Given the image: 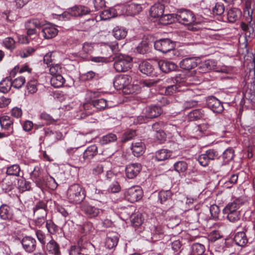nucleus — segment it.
<instances>
[{"instance_id": "nucleus-12", "label": "nucleus", "mask_w": 255, "mask_h": 255, "mask_svg": "<svg viewBox=\"0 0 255 255\" xmlns=\"http://www.w3.org/2000/svg\"><path fill=\"white\" fill-rule=\"evenodd\" d=\"M13 120L9 116L3 115L0 117V125L1 128L6 130L8 131L6 134L8 135L12 134L13 132Z\"/></svg>"}, {"instance_id": "nucleus-26", "label": "nucleus", "mask_w": 255, "mask_h": 255, "mask_svg": "<svg viewBox=\"0 0 255 255\" xmlns=\"http://www.w3.org/2000/svg\"><path fill=\"white\" fill-rule=\"evenodd\" d=\"M160 69L164 72L167 73L176 69V64L172 61L168 60H160L158 62Z\"/></svg>"}, {"instance_id": "nucleus-1", "label": "nucleus", "mask_w": 255, "mask_h": 255, "mask_svg": "<svg viewBox=\"0 0 255 255\" xmlns=\"http://www.w3.org/2000/svg\"><path fill=\"white\" fill-rule=\"evenodd\" d=\"M242 204V200L238 198L225 206L223 212L227 215V218L230 222L235 223L240 220L241 212L239 209Z\"/></svg>"}, {"instance_id": "nucleus-11", "label": "nucleus", "mask_w": 255, "mask_h": 255, "mask_svg": "<svg viewBox=\"0 0 255 255\" xmlns=\"http://www.w3.org/2000/svg\"><path fill=\"white\" fill-rule=\"evenodd\" d=\"M131 214V212L127 209L121 213V218L125 221L129 219L133 226H138L140 225L142 223L141 215L139 213Z\"/></svg>"}, {"instance_id": "nucleus-61", "label": "nucleus", "mask_w": 255, "mask_h": 255, "mask_svg": "<svg viewBox=\"0 0 255 255\" xmlns=\"http://www.w3.org/2000/svg\"><path fill=\"white\" fill-rule=\"evenodd\" d=\"M225 11V6L221 3H217L213 9L214 14L221 15Z\"/></svg>"}, {"instance_id": "nucleus-10", "label": "nucleus", "mask_w": 255, "mask_h": 255, "mask_svg": "<svg viewBox=\"0 0 255 255\" xmlns=\"http://www.w3.org/2000/svg\"><path fill=\"white\" fill-rule=\"evenodd\" d=\"M142 190L139 186H134L128 188L125 193L126 198L131 203L138 201L141 199Z\"/></svg>"}, {"instance_id": "nucleus-33", "label": "nucleus", "mask_w": 255, "mask_h": 255, "mask_svg": "<svg viewBox=\"0 0 255 255\" xmlns=\"http://www.w3.org/2000/svg\"><path fill=\"white\" fill-rule=\"evenodd\" d=\"M46 249V251L50 254L55 255H58L60 254L59 246L53 239H51L47 243Z\"/></svg>"}, {"instance_id": "nucleus-32", "label": "nucleus", "mask_w": 255, "mask_h": 255, "mask_svg": "<svg viewBox=\"0 0 255 255\" xmlns=\"http://www.w3.org/2000/svg\"><path fill=\"white\" fill-rule=\"evenodd\" d=\"M234 240L237 245L241 247L245 246L248 243V239L244 232L237 233L235 235Z\"/></svg>"}, {"instance_id": "nucleus-24", "label": "nucleus", "mask_w": 255, "mask_h": 255, "mask_svg": "<svg viewBox=\"0 0 255 255\" xmlns=\"http://www.w3.org/2000/svg\"><path fill=\"white\" fill-rule=\"evenodd\" d=\"M58 30L53 26H45L42 30L41 34L45 39H50L55 37L58 33Z\"/></svg>"}, {"instance_id": "nucleus-18", "label": "nucleus", "mask_w": 255, "mask_h": 255, "mask_svg": "<svg viewBox=\"0 0 255 255\" xmlns=\"http://www.w3.org/2000/svg\"><path fill=\"white\" fill-rule=\"evenodd\" d=\"M242 1L245 2L244 15L246 17V21L251 22L253 20L252 16L254 9V1L253 0H242Z\"/></svg>"}, {"instance_id": "nucleus-20", "label": "nucleus", "mask_w": 255, "mask_h": 255, "mask_svg": "<svg viewBox=\"0 0 255 255\" xmlns=\"http://www.w3.org/2000/svg\"><path fill=\"white\" fill-rule=\"evenodd\" d=\"M95 44L92 42H85L82 44L81 50L79 52V56L87 60L94 50Z\"/></svg>"}, {"instance_id": "nucleus-16", "label": "nucleus", "mask_w": 255, "mask_h": 255, "mask_svg": "<svg viewBox=\"0 0 255 255\" xmlns=\"http://www.w3.org/2000/svg\"><path fill=\"white\" fill-rule=\"evenodd\" d=\"M207 105L209 109L214 113H221L224 110V107L221 102L214 97H211L207 100Z\"/></svg>"}, {"instance_id": "nucleus-53", "label": "nucleus", "mask_w": 255, "mask_h": 255, "mask_svg": "<svg viewBox=\"0 0 255 255\" xmlns=\"http://www.w3.org/2000/svg\"><path fill=\"white\" fill-rule=\"evenodd\" d=\"M30 183L24 179H20L18 180L17 186L20 191L23 192L28 190L30 188Z\"/></svg>"}, {"instance_id": "nucleus-58", "label": "nucleus", "mask_w": 255, "mask_h": 255, "mask_svg": "<svg viewBox=\"0 0 255 255\" xmlns=\"http://www.w3.org/2000/svg\"><path fill=\"white\" fill-rule=\"evenodd\" d=\"M238 179L237 174H232L230 178L225 182L224 186L226 188H231L234 184H236Z\"/></svg>"}, {"instance_id": "nucleus-4", "label": "nucleus", "mask_w": 255, "mask_h": 255, "mask_svg": "<svg viewBox=\"0 0 255 255\" xmlns=\"http://www.w3.org/2000/svg\"><path fill=\"white\" fill-rule=\"evenodd\" d=\"M201 72L205 73L209 70H214L217 72L229 74L232 72L233 68L231 66L222 65L217 66L215 61L211 60H206L201 63L200 66Z\"/></svg>"}, {"instance_id": "nucleus-63", "label": "nucleus", "mask_w": 255, "mask_h": 255, "mask_svg": "<svg viewBox=\"0 0 255 255\" xmlns=\"http://www.w3.org/2000/svg\"><path fill=\"white\" fill-rule=\"evenodd\" d=\"M189 116L192 120H198L203 116V114L201 110L197 109L190 113Z\"/></svg>"}, {"instance_id": "nucleus-29", "label": "nucleus", "mask_w": 255, "mask_h": 255, "mask_svg": "<svg viewBox=\"0 0 255 255\" xmlns=\"http://www.w3.org/2000/svg\"><path fill=\"white\" fill-rule=\"evenodd\" d=\"M138 68L139 71L145 75L149 76L154 75L153 74V68L152 66L148 62L143 61L141 62L139 65Z\"/></svg>"}, {"instance_id": "nucleus-43", "label": "nucleus", "mask_w": 255, "mask_h": 255, "mask_svg": "<svg viewBox=\"0 0 255 255\" xmlns=\"http://www.w3.org/2000/svg\"><path fill=\"white\" fill-rule=\"evenodd\" d=\"M249 24H247L245 22L241 23V28L243 31L245 32V35L246 36L250 37L251 35L254 34V27L253 24L251 22H248Z\"/></svg>"}, {"instance_id": "nucleus-46", "label": "nucleus", "mask_w": 255, "mask_h": 255, "mask_svg": "<svg viewBox=\"0 0 255 255\" xmlns=\"http://www.w3.org/2000/svg\"><path fill=\"white\" fill-rule=\"evenodd\" d=\"M187 164L183 161H179L174 164L175 170L179 173H184L187 169Z\"/></svg>"}, {"instance_id": "nucleus-2", "label": "nucleus", "mask_w": 255, "mask_h": 255, "mask_svg": "<svg viewBox=\"0 0 255 255\" xmlns=\"http://www.w3.org/2000/svg\"><path fill=\"white\" fill-rule=\"evenodd\" d=\"M176 20L179 23L189 26L190 30L195 31L197 28L195 26L196 17L193 12L187 9H178L176 13Z\"/></svg>"}, {"instance_id": "nucleus-41", "label": "nucleus", "mask_w": 255, "mask_h": 255, "mask_svg": "<svg viewBox=\"0 0 255 255\" xmlns=\"http://www.w3.org/2000/svg\"><path fill=\"white\" fill-rule=\"evenodd\" d=\"M127 34V31L125 29L116 26L113 29V35L114 37L118 39L124 38Z\"/></svg>"}, {"instance_id": "nucleus-28", "label": "nucleus", "mask_w": 255, "mask_h": 255, "mask_svg": "<svg viewBox=\"0 0 255 255\" xmlns=\"http://www.w3.org/2000/svg\"><path fill=\"white\" fill-rule=\"evenodd\" d=\"M12 213L10 207L3 204L0 207V217L2 220H9L12 218Z\"/></svg>"}, {"instance_id": "nucleus-22", "label": "nucleus", "mask_w": 255, "mask_h": 255, "mask_svg": "<svg viewBox=\"0 0 255 255\" xmlns=\"http://www.w3.org/2000/svg\"><path fill=\"white\" fill-rule=\"evenodd\" d=\"M197 61L194 57L185 58L180 62L179 65L182 69L190 70L197 66Z\"/></svg>"}, {"instance_id": "nucleus-49", "label": "nucleus", "mask_w": 255, "mask_h": 255, "mask_svg": "<svg viewBox=\"0 0 255 255\" xmlns=\"http://www.w3.org/2000/svg\"><path fill=\"white\" fill-rule=\"evenodd\" d=\"M20 168L18 164L12 165L7 168L6 173L9 175L18 176L19 175Z\"/></svg>"}, {"instance_id": "nucleus-35", "label": "nucleus", "mask_w": 255, "mask_h": 255, "mask_svg": "<svg viewBox=\"0 0 255 255\" xmlns=\"http://www.w3.org/2000/svg\"><path fill=\"white\" fill-rule=\"evenodd\" d=\"M119 238L117 236H108L106 239L105 245L106 248L111 250L117 246Z\"/></svg>"}, {"instance_id": "nucleus-14", "label": "nucleus", "mask_w": 255, "mask_h": 255, "mask_svg": "<svg viewBox=\"0 0 255 255\" xmlns=\"http://www.w3.org/2000/svg\"><path fill=\"white\" fill-rule=\"evenodd\" d=\"M130 77L127 75H120L117 76L114 81V85L116 89L120 90L128 86L130 83Z\"/></svg>"}, {"instance_id": "nucleus-17", "label": "nucleus", "mask_w": 255, "mask_h": 255, "mask_svg": "<svg viewBox=\"0 0 255 255\" xmlns=\"http://www.w3.org/2000/svg\"><path fill=\"white\" fill-rule=\"evenodd\" d=\"M142 10L140 4L133 2L126 5L123 7V12L125 14L129 16H133L138 14Z\"/></svg>"}, {"instance_id": "nucleus-62", "label": "nucleus", "mask_w": 255, "mask_h": 255, "mask_svg": "<svg viewBox=\"0 0 255 255\" xmlns=\"http://www.w3.org/2000/svg\"><path fill=\"white\" fill-rule=\"evenodd\" d=\"M37 82L36 81H29L27 85L28 92L30 94H34L37 91Z\"/></svg>"}, {"instance_id": "nucleus-31", "label": "nucleus", "mask_w": 255, "mask_h": 255, "mask_svg": "<svg viewBox=\"0 0 255 255\" xmlns=\"http://www.w3.org/2000/svg\"><path fill=\"white\" fill-rule=\"evenodd\" d=\"M241 15V11L239 8H231L227 12L228 21L230 22H234L238 19Z\"/></svg>"}, {"instance_id": "nucleus-9", "label": "nucleus", "mask_w": 255, "mask_h": 255, "mask_svg": "<svg viewBox=\"0 0 255 255\" xmlns=\"http://www.w3.org/2000/svg\"><path fill=\"white\" fill-rule=\"evenodd\" d=\"M30 176L31 179L39 188H42L46 184L45 177L43 176L42 171L40 167L35 166L31 172Z\"/></svg>"}, {"instance_id": "nucleus-13", "label": "nucleus", "mask_w": 255, "mask_h": 255, "mask_svg": "<svg viewBox=\"0 0 255 255\" xmlns=\"http://www.w3.org/2000/svg\"><path fill=\"white\" fill-rule=\"evenodd\" d=\"M24 251L28 253L33 252L36 248V240L30 236L23 237L20 241Z\"/></svg>"}, {"instance_id": "nucleus-52", "label": "nucleus", "mask_w": 255, "mask_h": 255, "mask_svg": "<svg viewBox=\"0 0 255 255\" xmlns=\"http://www.w3.org/2000/svg\"><path fill=\"white\" fill-rule=\"evenodd\" d=\"M110 49L113 53H116L119 51L118 43L116 42H113L110 43H104L101 45V49Z\"/></svg>"}, {"instance_id": "nucleus-36", "label": "nucleus", "mask_w": 255, "mask_h": 255, "mask_svg": "<svg viewBox=\"0 0 255 255\" xmlns=\"http://www.w3.org/2000/svg\"><path fill=\"white\" fill-rule=\"evenodd\" d=\"M12 83L9 77H6L0 82V92L3 93L8 92L12 86Z\"/></svg>"}, {"instance_id": "nucleus-3", "label": "nucleus", "mask_w": 255, "mask_h": 255, "mask_svg": "<svg viewBox=\"0 0 255 255\" xmlns=\"http://www.w3.org/2000/svg\"><path fill=\"white\" fill-rule=\"evenodd\" d=\"M86 196L84 188L78 184H74L69 187L67 191V198L70 203L79 204Z\"/></svg>"}, {"instance_id": "nucleus-44", "label": "nucleus", "mask_w": 255, "mask_h": 255, "mask_svg": "<svg viewBox=\"0 0 255 255\" xmlns=\"http://www.w3.org/2000/svg\"><path fill=\"white\" fill-rule=\"evenodd\" d=\"M234 155L233 149L232 148H227L223 153V159L224 163H229L233 159Z\"/></svg>"}, {"instance_id": "nucleus-54", "label": "nucleus", "mask_w": 255, "mask_h": 255, "mask_svg": "<svg viewBox=\"0 0 255 255\" xmlns=\"http://www.w3.org/2000/svg\"><path fill=\"white\" fill-rule=\"evenodd\" d=\"M176 85L180 86L186 85L190 83L187 82V78L183 74H178L175 77Z\"/></svg>"}, {"instance_id": "nucleus-60", "label": "nucleus", "mask_w": 255, "mask_h": 255, "mask_svg": "<svg viewBox=\"0 0 255 255\" xmlns=\"http://www.w3.org/2000/svg\"><path fill=\"white\" fill-rule=\"evenodd\" d=\"M12 86L16 89L20 88L25 82V78L23 77H19L15 79L12 82Z\"/></svg>"}, {"instance_id": "nucleus-30", "label": "nucleus", "mask_w": 255, "mask_h": 255, "mask_svg": "<svg viewBox=\"0 0 255 255\" xmlns=\"http://www.w3.org/2000/svg\"><path fill=\"white\" fill-rule=\"evenodd\" d=\"M98 153V147L94 144L89 146L83 153V158L85 160L92 159Z\"/></svg>"}, {"instance_id": "nucleus-19", "label": "nucleus", "mask_w": 255, "mask_h": 255, "mask_svg": "<svg viewBox=\"0 0 255 255\" xmlns=\"http://www.w3.org/2000/svg\"><path fill=\"white\" fill-rule=\"evenodd\" d=\"M141 166L139 163H132L128 165L126 168V174L129 179H133L140 172Z\"/></svg>"}, {"instance_id": "nucleus-59", "label": "nucleus", "mask_w": 255, "mask_h": 255, "mask_svg": "<svg viewBox=\"0 0 255 255\" xmlns=\"http://www.w3.org/2000/svg\"><path fill=\"white\" fill-rule=\"evenodd\" d=\"M46 184L44 186H48L52 189L57 188L58 184L55 180L51 176L45 177Z\"/></svg>"}, {"instance_id": "nucleus-5", "label": "nucleus", "mask_w": 255, "mask_h": 255, "mask_svg": "<svg viewBox=\"0 0 255 255\" xmlns=\"http://www.w3.org/2000/svg\"><path fill=\"white\" fill-rule=\"evenodd\" d=\"M132 58L128 55H119L114 63L116 70L119 72H126L131 68Z\"/></svg>"}, {"instance_id": "nucleus-23", "label": "nucleus", "mask_w": 255, "mask_h": 255, "mask_svg": "<svg viewBox=\"0 0 255 255\" xmlns=\"http://www.w3.org/2000/svg\"><path fill=\"white\" fill-rule=\"evenodd\" d=\"M131 149L133 155L135 156L138 157L144 153L145 149V146L144 143L141 141H134L132 143Z\"/></svg>"}, {"instance_id": "nucleus-21", "label": "nucleus", "mask_w": 255, "mask_h": 255, "mask_svg": "<svg viewBox=\"0 0 255 255\" xmlns=\"http://www.w3.org/2000/svg\"><path fill=\"white\" fill-rule=\"evenodd\" d=\"M162 113L160 107L157 106H150L143 110V114L146 118L152 119L158 117Z\"/></svg>"}, {"instance_id": "nucleus-15", "label": "nucleus", "mask_w": 255, "mask_h": 255, "mask_svg": "<svg viewBox=\"0 0 255 255\" xmlns=\"http://www.w3.org/2000/svg\"><path fill=\"white\" fill-rule=\"evenodd\" d=\"M81 210L89 218H95L102 211L94 206L90 205L88 203H84L81 207Z\"/></svg>"}, {"instance_id": "nucleus-6", "label": "nucleus", "mask_w": 255, "mask_h": 255, "mask_svg": "<svg viewBox=\"0 0 255 255\" xmlns=\"http://www.w3.org/2000/svg\"><path fill=\"white\" fill-rule=\"evenodd\" d=\"M90 12L89 8L83 5H75L68 11L64 12L62 15L63 18L70 19L71 16H81L86 15Z\"/></svg>"}, {"instance_id": "nucleus-38", "label": "nucleus", "mask_w": 255, "mask_h": 255, "mask_svg": "<svg viewBox=\"0 0 255 255\" xmlns=\"http://www.w3.org/2000/svg\"><path fill=\"white\" fill-rule=\"evenodd\" d=\"M205 248L204 245L199 243L194 244L192 246L191 255H205Z\"/></svg>"}, {"instance_id": "nucleus-7", "label": "nucleus", "mask_w": 255, "mask_h": 255, "mask_svg": "<svg viewBox=\"0 0 255 255\" xmlns=\"http://www.w3.org/2000/svg\"><path fill=\"white\" fill-rule=\"evenodd\" d=\"M155 49L163 53L172 52L174 53V44L169 39H161L157 40L154 44Z\"/></svg>"}, {"instance_id": "nucleus-42", "label": "nucleus", "mask_w": 255, "mask_h": 255, "mask_svg": "<svg viewBox=\"0 0 255 255\" xmlns=\"http://www.w3.org/2000/svg\"><path fill=\"white\" fill-rule=\"evenodd\" d=\"M93 106L98 110H102L107 107H111L107 103V101L104 99L95 100L93 101Z\"/></svg>"}, {"instance_id": "nucleus-45", "label": "nucleus", "mask_w": 255, "mask_h": 255, "mask_svg": "<svg viewBox=\"0 0 255 255\" xmlns=\"http://www.w3.org/2000/svg\"><path fill=\"white\" fill-rule=\"evenodd\" d=\"M3 45L7 49L11 51L15 47V41L11 37L5 38L2 41Z\"/></svg>"}, {"instance_id": "nucleus-50", "label": "nucleus", "mask_w": 255, "mask_h": 255, "mask_svg": "<svg viewBox=\"0 0 255 255\" xmlns=\"http://www.w3.org/2000/svg\"><path fill=\"white\" fill-rule=\"evenodd\" d=\"M184 89L181 88L180 86L175 84L167 87L165 93L166 95H172L177 92L184 91Z\"/></svg>"}, {"instance_id": "nucleus-39", "label": "nucleus", "mask_w": 255, "mask_h": 255, "mask_svg": "<svg viewBox=\"0 0 255 255\" xmlns=\"http://www.w3.org/2000/svg\"><path fill=\"white\" fill-rule=\"evenodd\" d=\"M116 14L115 9L110 8L103 11L100 14V17L102 20H106L115 17Z\"/></svg>"}, {"instance_id": "nucleus-64", "label": "nucleus", "mask_w": 255, "mask_h": 255, "mask_svg": "<svg viewBox=\"0 0 255 255\" xmlns=\"http://www.w3.org/2000/svg\"><path fill=\"white\" fill-rule=\"evenodd\" d=\"M22 110L21 108L18 107H13L10 110V115L12 117L16 119L20 118L22 116Z\"/></svg>"}, {"instance_id": "nucleus-57", "label": "nucleus", "mask_w": 255, "mask_h": 255, "mask_svg": "<svg viewBox=\"0 0 255 255\" xmlns=\"http://www.w3.org/2000/svg\"><path fill=\"white\" fill-rule=\"evenodd\" d=\"M35 49L31 47H27L19 51V55L21 58H26L32 54L35 51Z\"/></svg>"}, {"instance_id": "nucleus-8", "label": "nucleus", "mask_w": 255, "mask_h": 255, "mask_svg": "<svg viewBox=\"0 0 255 255\" xmlns=\"http://www.w3.org/2000/svg\"><path fill=\"white\" fill-rule=\"evenodd\" d=\"M218 157V152L214 149H210L204 153L199 155L197 160L199 164L202 166H207L211 160L215 159Z\"/></svg>"}, {"instance_id": "nucleus-55", "label": "nucleus", "mask_w": 255, "mask_h": 255, "mask_svg": "<svg viewBox=\"0 0 255 255\" xmlns=\"http://www.w3.org/2000/svg\"><path fill=\"white\" fill-rule=\"evenodd\" d=\"M148 50V45L146 41L142 42L136 47L134 52L144 54L146 53Z\"/></svg>"}, {"instance_id": "nucleus-40", "label": "nucleus", "mask_w": 255, "mask_h": 255, "mask_svg": "<svg viewBox=\"0 0 255 255\" xmlns=\"http://www.w3.org/2000/svg\"><path fill=\"white\" fill-rule=\"evenodd\" d=\"M117 139V135L114 133H110L103 136L100 140V142L102 144H107L114 142Z\"/></svg>"}, {"instance_id": "nucleus-37", "label": "nucleus", "mask_w": 255, "mask_h": 255, "mask_svg": "<svg viewBox=\"0 0 255 255\" xmlns=\"http://www.w3.org/2000/svg\"><path fill=\"white\" fill-rule=\"evenodd\" d=\"M65 79L61 75L52 76L50 83L51 85L55 88L61 87L65 83Z\"/></svg>"}, {"instance_id": "nucleus-56", "label": "nucleus", "mask_w": 255, "mask_h": 255, "mask_svg": "<svg viewBox=\"0 0 255 255\" xmlns=\"http://www.w3.org/2000/svg\"><path fill=\"white\" fill-rule=\"evenodd\" d=\"M43 25V23L37 19H33L29 20L26 24V28H29L36 29L41 27Z\"/></svg>"}, {"instance_id": "nucleus-34", "label": "nucleus", "mask_w": 255, "mask_h": 255, "mask_svg": "<svg viewBox=\"0 0 255 255\" xmlns=\"http://www.w3.org/2000/svg\"><path fill=\"white\" fill-rule=\"evenodd\" d=\"M176 20V13L163 14L159 19V22L163 25L171 23Z\"/></svg>"}, {"instance_id": "nucleus-48", "label": "nucleus", "mask_w": 255, "mask_h": 255, "mask_svg": "<svg viewBox=\"0 0 255 255\" xmlns=\"http://www.w3.org/2000/svg\"><path fill=\"white\" fill-rule=\"evenodd\" d=\"M46 227L50 234H54L58 231V226L51 220H46Z\"/></svg>"}, {"instance_id": "nucleus-27", "label": "nucleus", "mask_w": 255, "mask_h": 255, "mask_svg": "<svg viewBox=\"0 0 255 255\" xmlns=\"http://www.w3.org/2000/svg\"><path fill=\"white\" fill-rule=\"evenodd\" d=\"M172 153L166 149H162L156 151L155 158L157 161H163L168 158H174Z\"/></svg>"}, {"instance_id": "nucleus-51", "label": "nucleus", "mask_w": 255, "mask_h": 255, "mask_svg": "<svg viewBox=\"0 0 255 255\" xmlns=\"http://www.w3.org/2000/svg\"><path fill=\"white\" fill-rule=\"evenodd\" d=\"M62 71V68L60 65L58 64H51L50 65L49 73L52 76L61 75Z\"/></svg>"}, {"instance_id": "nucleus-25", "label": "nucleus", "mask_w": 255, "mask_h": 255, "mask_svg": "<svg viewBox=\"0 0 255 255\" xmlns=\"http://www.w3.org/2000/svg\"><path fill=\"white\" fill-rule=\"evenodd\" d=\"M164 6L161 3H155L150 9V15L154 18H160L163 14Z\"/></svg>"}, {"instance_id": "nucleus-47", "label": "nucleus", "mask_w": 255, "mask_h": 255, "mask_svg": "<svg viewBox=\"0 0 255 255\" xmlns=\"http://www.w3.org/2000/svg\"><path fill=\"white\" fill-rule=\"evenodd\" d=\"M171 197V192L170 190L161 191L158 193V200L161 204L164 203Z\"/></svg>"}]
</instances>
